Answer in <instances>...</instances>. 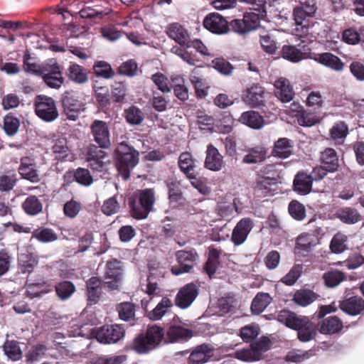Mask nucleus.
Returning <instances> with one entry per match:
<instances>
[{
  "mask_svg": "<svg viewBox=\"0 0 364 364\" xmlns=\"http://www.w3.org/2000/svg\"><path fill=\"white\" fill-rule=\"evenodd\" d=\"M267 151L262 146H257L248 150L242 159V163L253 164L261 163L267 158Z\"/></svg>",
  "mask_w": 364,
  "mask_h": 364,
  "instance_id": "obj_38",
  "label": "nucleus"
},
{
  "mask_svg": "<svg viewBox=\"0 0 364 364\" xmlns=\"http://www.w3.org/2000/svg\"><path fill=\"white\" fill-rule=\"evenodd\" d=\"M206 29L216 34H223L228 31V23L221 15L217 13L208 14L203 21Z\"/></svg>",
  "mask_w": 364,
  "mask_h": 364,
  "instance_id": "obj_18",
  "label": "nucleus"
},
{
  "mask_svg": "<svg viewBox=\"0 0 364 364\" xmlns=\"http://www.w3.org/2000/svg\"><path fill=\"white\" fill-rule=\"evenodd\" d=\"M94 141L98 144L90 145L86 149V159L90 167L96 171H102L106 164L107 153L102 149L110 146L109 129L107 122L95 119L90 126Z\"/></svg>",
  "mask_w": 364,
  "mask_h": 364,
  "instance_id": "obj_1",
  "label": "nucleus"
},
{
  "mask_svg": "<svg viewBox=\"0 0 364 364\" xmlns=\"http://www.w3.org/2000/svg\"><path fill=\"white\" fill-rule=\"evenodd\" d=\"M347 241V237L342 234H336L332 238L330 243L331 250L333 253H341L346 247V242Z\"/></svg>",
  "mask_w": 364,
  "mask_h": 364,
  "instance_id": "obj_61",
  "label": "nucleus"
},
{
  "mask_svg": "<svg viewBox=\"0 0 364 364\" xmlns=\"http://www.w3.org/2000/svg\"><path fill=\"white\" fill-rule=\"evenodd\" d=\"M277 320L290 329L297 331V338L302 343L314 340L317 336L318 326L309 317L298 316L287 309L278 312Z\"/></svg>",
  "mask_w": 364,
  "mask_h": 364,
  "instance_id": "obj_2",
  "label": "nucleus"
},
{
  "mask_svg": "<svg viewBox=\"0 0 364 364\" xmlns=\"http://www.w3.org/2000/svg\"><path fill=\"white\" fill-rule=\"evenodd\" d=\"M314 59L322 65L329 68H342L343 66L341 60L331 53L317 54Z\"/></svg>",
  "mask_w": 364,
  "mask_h": 364,
  "instance_id": "obj_44",
  "label": "nucleus"
},
{
  "mask_svg": "<svg viewBox=\"0 0 364 364\" xmlns=\"http://www.w3.org/2000/svg\"><path fill=\"white\" fill-rule=\"evenodd\" d=\"M54 289L57 297L63 301L70 299L76 291L75 284L69 280L56 282Z\"/></svg>",
  "mask_w": 364,
  "mask_h": 364,
  "instance_id": "obj_30",
  "label": "nucleus"
},
{
  "mask_svg": "<svg viewBox=\"0 0 364 364\" xmlns=\"http://www.w3.org/2000/svg\"><path fill=\"white\" fill-rule=\"evenodd\" d=\"M318 331L324 335H333L341 332L344 328L342 321L336 316H328L318 324Z\"/></svg>",
  "mask_w": 364,
  "mask_h": 364,
  "instance_id": "obj_22",
  "label": "nucleus"
},
{
  "mask_svg": "<svg viewBox=\"0 0 364 364\" xmlns=\"http://www.w3.org/2000/svg\"><path fill=\"white\" fill-rule=\"evenodd\" d=\"M277 181L275 178L259 176L255 181V191L258 196H274L277 193Z\"/></svg>",
  "mask_w": 364,
  "mask_h": 364,
  "instance_id": "obj_16",
  "label": "nucleus"
},
{
  "mask_svg": "<svg viewBox=\"0 0 364 364\" xmlns=\"http://www.w3.org/2000/svg\"><path fill=\"white\" fill-rule=\"evenodd\" d=\"M168 188V200L171 204H181L184 200V197L181 191V184L180 181L175 179H169L166 181Z\"/></svg>",
  "mask_w": 364,
  "mask_h": 364,
  "instance_id": "obj_33",
  "label": "nucleus"
},
{
  "mask_svg": "<svg viewBox=\"0 0 364 364\" xmlns=\"http://www.w3.org/2000/svg\"><path fill=\"white\" fill-rule=\"evenodd\" d=\"M28 73L43 75L45 83L51 88L58 89L63 84L64 78L60 70H25Z\"/></svg>",
  "mask_w": 364,
  "mask_h": 364,
  "instance_id": "obj_19",
  "label": "nucleus"
},
{
  "mask_svg": "<svg viewBox=\"0 0 364 364\" xmlns=\"http://www.w3.org/2000/svg\"><path fill=\"white\" fill-rule=\"evenodd\" d=\"M288 210L291 216L297 220H301L306 216L304 206L297 200H291L289 203Z\"/></svg>",
  "mask_w": 364,
  "mask_h": 364,
  "instance_id": "obj_59",
  "label": "nucleus"
},
{
  "mask_svg": "<svg viewBox=\"0 0 364 364\" xmlns=\"http://www.w3.org/2000/svg\"><path fill=\"white\" fill-rule=\"evenodd\" d=\"M211 66L213 68H235L246 66H248V68H252V63L235 58L232 59V62H229L223 57H218L212 60Z\"/></svg>",
  "mask_w": 364,
  "mask_h": 364,
  "instance_id": "obj_37",
  "label": "nucleus"
},
{
  "mask_svg": "<svg viewBox=\"0 0 364 364\" xmlns=\"http://www.w3.org/2000/svg\"><path fill=\"white\" fill-rule=\"evenodd\" d=\"M156 201V192L148 188L138 191L136 194L129 198L128 205L131 215L137 220L147 218L153 210Z\"/></svg>",
  "mask_w": 364,
  "mask_h": 364,
  "instance_id": "obj_3",
  "label": "nucleus"
},
{
  "mask_svg": "<svg viewBox=\"0 0 364 364\" xmlns=\"http://www.w3.org/2000/svg\"><path fill=\"white\" fill-rule=\"evenodd\" d=\"M297 111L296 117L299 125L303 127H311L318 122L314 114L304 110L302 107Z\"/></svg>",
  "mask_w": 364,
  "mask_h": 364,
  "instance_id": "obj_53",
  "label": "nucleus"
},
{
  "mask_svg": "<svg viewBox=\"0 0 364 364\" xmlns=\"http://www.w3.org/2000/svg\"><path fill=\"white\" fill-rule=\"evenodd\" d=\"M18 181L15 173L5 174L0 176V191L9 192L11 191Z\"/></svg>",
  "mask_w": 364,
  "mask_h": 364,
  "instance_id": "obj_62",
  "label": "nucleus"
},
{
  "mask_svg": "<svg viewBox=\"0 0 364 364\" xmlns=\"http://www.w3.org/2000/svg\"><path fill=\"white\" fill-rule=\"evenodd\" d=\"M124 117L127 121L131 124H139L144 120V114L141 110L136 106H131L124 110Z\"/></svg>",
  "mask_w": 364,
  "mask_h": 364,
  "instance_id": "obj_55",
  "label": "nucleus"
},
{
  "mask_svg": "<svg viewBox=\"0 0 364 364\" xmlns=\"http://www.w3.org/2000/svg\"><path fill=\"white\" fill-rule=\"evenodd\" d=\"M275 95L282 102H289L293 100L294 92L289 81L285 78H280L275 81Z\"/></svg>",
  "mask_w": 364,
  "mask_h": 364,
  "instance_id": "obj_27",
  "label": "nucleus"
},
{
  "mask_svg": "<svg viewBox=\"0 0 364 364\" xmlns=\"http://www.w3.org/2000/svg\"><path fill=\"white\" fill-rule=\"evenodd\" d=\"M125 334L122 325H104L95 330V338L101 343H115L121 340Z\"/></svg>",
  "mask_w": 364,
  "mask_h": 364,
  "instance_id": "obj_10",
  "label": "nucleus"
},
{
  "mask_svg": "<svg viewBox=\"0 0 364 364\" xmlns=\"http://www.w3.org/2000/svg\"><path fill=\"white\" fill-rule=\"evenodd\" d=\"M18 173L23 178L31 182L36 183L40 181L39 175L36 168V164L33 163V160L28 157L21 159Z\"/></svg>",
  "mask_w": 364,
  "mask_h": 364,
  "instance_id": "obj_26",
  "label": "nucleus"
},
{
  "mask_svg": "<svg viewBox=\"0 0 364 364\" xmlns=\"http://www.w3.org/2000/svg\"><path fill=\"white\" fill-rule=\"evenodd\" d=\"M271 341L267 336H262L257 341L252 342L250 348L235 352V358L245 362L257 361L263 358V353L270 348Z\"/></svg>",
  "mask_w": 364,
  "mask_h": 364,
  "instance_id": "obj_6",
  "label": "nucleus"
},
{
  "mask_svg": "<svg viewBox=\"0 0 364 364\" xmlns=\"http://www.w3.org/2000/svg\"><path fill=\"white\" fill-rule=\"evenodd\" d=\"M33 237L42 243H48L55 241L58 235L50 228H39L33 231Z\"/></svg>",
  "mask_w": 364,
  "mask_h": 364,
  "instance_id": "obj_49",
  "label": "nucleus"
},
{
  "mask_svg": "<svg viewBox=\"0 0 364 364\" xmlns=\"http://www.w3.org/2000/svg\"><path fill=\"white\" fill-rule=\"evenodd\" d=\"M20 343L15 340L6 341L3 346L4 353L14 361L19 360L22 358V351Z\"/></svg>",
  "mask_w": 364,
  "mask_h": 364,
  "instance_id": "obj_47",
  "label": "nucleus"
},
{
  "mask_svg": "<svg viewBox=\"0 0 364 364\" xmlns=\"http://www.w3.org/2000/svg\"><path fill=\"white\" fill-rule=\"evenodd\" d=\"M95 97L101 107H107L110 105L109 92L107 87H99L95 90Z\"/></svg>",
  "mask_w": 364,
  "mask_h": 364,
  "instance_id": "obj_63",
  "label": "nucleus"
},
{
  "mask_svg": "<svg viewBox=\"0 0 364 364\" xmlns=\"http://www.w3.org/2000/svg\"><path fill=\"white\" fill-rule=\"evenodd\" d=\"M198 295V289L193 283H189L181 287L175 298L176 305L182 309L189 307Z\"/></svg>",
  "mask_w": 364,
  "mask_h": 364,
  "instance_id": "obj_14",
  "label": "nucleus"
},
{
  "mask_svg": "<svg viewBox=\"0 0 364 364\" xmlns=\"http://www.w3.org/2000/svg\"><path fill=\"white\" fill-rule=\"evenodd\" d=\"M313 180L309 174L304 171L298 172L293 181V189L299 195L305 196L312 190Z\"/></svg>",
  "mask_w": 364,
  "mask_h": 364,
  "instance_id": "obj_25",
  "label": "nucleus"
},
{
  "mask_svg": "<svg viewBox=\"0 0 364 364\" xmlns=\"http://www.w3.org/2000/svg\"><path fill=\"white\" fill-rule=\"evenodd\" d=\"M34 106L36 115L46 122H53L58 117L55 102L50 97L38 95Z\"/></svg>",
  "mask_w": 364,
  "mask_h": 364,
  "instance_id": "obj_8",
  "label": "nucleus"
},
{
  "mask_svg": "<svg viewBox=\"0 0 364 364\" xmlns=\"http://www.w3.org/2000/svg\"><path fill=\"white\" fill-rule=\"evenodd\" d=\"M22 208L27 215L34 216L42 212L43 204L36 196L31 195L22 203Z\"/></svg>",
  "mask_w": 364,
  "mask_h": 364,
  "instance_id": "obj_43",
  "label": "nucleus"
},
{
  "mask_svg": "<svg viewBox=\"0 0 364 364\" xmlns=\"http://www.w3.org/2000/svg\"><path fill=\"white\" fill-rule=\"evenodd\" d=\"M338 218L346 224H355L361 220L362 216L357 209L352 207H345L337 212Z\"/></svg>",
  "mask_w": 364,
  "mask_h": 364,
  "instance_id": "obj_41",
  "label": "nucleus"
},
{
  "mask_svg": "<svg viewBox=\"0 0 364 364\" xmlns=\"http://www.w3.org/2000/svg\"><path fill=\"white\" fill-rule=\"evenodd\" d=\"M318 296L312 290L304 289L297 290L294 293L292 300L299 306H306L316 301Z\"/></svg>",
  "mask_w": 364,
  "mask_h": 364,
  "instance_id": "obj_42",
  "label": "nucleus"
},
{
  "mask_svg": "<svg viewBox=\"0 0 364 364\" xmlns=\"http://www.w3.org/2000/svg\"><path fill=\"white\" fill-rule=\"evenodd\" d=\"M177 264L173 265L171 272L173 275L178 276L190 272L197 259L198 255L194 248L178 250L175 253Z\"/></svg>",
  "mask_w": 364,
  "mask_h": 364,
  "instance_id": "obj_7",
  "label": "nucleus"
},
{
  "mask_svg": "<svg viewBox=\"0 0 364 364\" xmlns=\"http://www.w3.org/2000/svg\"><path fill=\"white\" fill-rule=\"evenodd\" d=\"M167 339L170 343H182L193 336V331L180 325H171L166 332Z\"/></svg>",
  "mask_w": 364,
  "mask_h": 364,
  "instance_id": "obj_24",
  "label": "nucleus"
},
{
  "mask_svg": "<svg viewBox=\"0 0 364 364\" xmlns=\"http://www.w3.org/2000/svg\"><path fill=\"white\" fill-rule=\"evenodd\" d=\"M119 318L124 321H134L135 320V305L133 303L124 301L116 306Z\"/></svg>",
  "mask_w": 364,
  "mask_h": 364,
  "instance_id": "obj_45",
  "label": "nucleus"
},
{
  "mask_svg": "<svg viewBox=\"0 0 364 364\" xmlns=\"http://www.w3.org/2000/svg\"><path fill=\"white\" fill-rule=\"evenodd\" d=\"M86 295L90 305L97 304L102 294L104 280L98 277H92L85 282Z\"/></svg>",
  "mask_w": 364,
  "mask_h": 364,
  "instance_id": "obj_17",
  "label": "nucleus"
},
{
  "mask_svg": "<svg viewBox=\"0 0 364 364\" xmlns=\"http://www.w3.org/2000/svg\"><path fill=\"white\" fill-rule=\"evenodd\" d=\"M325 284L328 287H335L346 280V274L338 270H331L325 272L323 276Z\"/></svg>",
  "mask_w": 364,
  "mask_h": 364,
  "instance_id": "obj_50",
  "label": "nucleus"
},
{
  "mask_svg": "<svg viewBox=\"0 0 364 364\" xmlns=\"http://www.w3.org/2000/svg\"><path fill=\"white\" fill-rule=\"evenodd\" d=\"M339 308L350 316H357L364 313V299L359 296H353L339 303Z\"/></svg>",
  "mask_w": 364,
  "mask_h": 364,
  "instance_id": "obj_20",
  "label": "nucleus"
},
{
  "mask_svg": "<svg viewBox=\"0 0 364 364\" xmlns=\"http://www.w3.org/2000/svg\"><path fill=\"white\" fill-rule=\"evenodd\" d=\"M75 180L82 186H89L93 182L90 171L83 168H78L74 173Z\"/></svg>",
  "mask_w": 364,
  "mask_h": 364,
  "instance_id": "obj_60",
  "label": "nucleus"
},
{
  "mask_svg": "<svg viewBox=\"0 0 364 364\" xmlns=\"http://www.w3.org/2000/svg\"><path fill=\"white\" fill-rule=\"evenodd\" d=\"M264 95V88L257 83L243 91L242 100L250 107H260L265 105Z\"/></svg>",
  "mask_w": 364,
  "mask_h": 364,
  "instance_id": "obj_13",
  "label": "nucleus"
},
{
  "mask_svg": "<svg viewBox=\"0 0 364 364\" xmlns=\"http://www.w3.org/2000/svg\"><path fill=\"white\" fill-rule=\"evenodd\" d=\"M118 195H114L104 202L102 206V212L105 215H112L119 212L120 209V204L118 200Z\"/></svg>",
  "mask_w": 364,
  "mask_h": 364,
  "instance_id": "obj_56",
  "label": "nucleus"
},
{
  "mask_svg": "<svg viewBox=\"0 0 364 364\" xmlns=\"http://www.w3.org/2000/svg\"><path fill=\"white\" fill-rule=\"evenodd\" d=\"M37 257L30 252L21 253L18 259V268L22 274H31L37 266Z\"/></svg>",
  "mask_w": 364,
  "mask_h": 364,
  "instance_id": "obj_36",
  "label": "nucleus"
},
{
  "mask_svg": "<svg viewBox=\"0 0 364 364\" xmlns=\"http://www.w3.org/2000/svg\"><path fill=\"white\" fill-rule=\"evenodd\" d=\"M187 177L190 180L191 185L200 193L206 195L210 193V188L207 186L206 182L202 178L198 176L197 173L193 171L192 173H190Z\"/></svg>",
  "mask_w": 364,
  "mask_h": 364,
  "instance_id": "obj_57",
  "label": "nucleus"
},
{
  "mask_svg": "<svg viewBox=\"0 0 364 364\" xmlns=\"http://www.w3.org/2000/svg\"><path fill=\"white\" fill-rule=\"evenodd\" d=\"M172 306L171 300L164 296L154 309L147 312V317L151 321L160 320L171 311Z\"/></svg>",
  "mask_w": 364,
  "mask_h": 364,
  "instance_id": "obj_34",
  "label": "nucleus"
},
{
  "mask_svg": "<svg viewBox=\"0 0 364 364\" xmlns=\"http://www.w3.org/2000/svg\"><path fill=\"white\" fill-rule=\"evenodd\" d=\"M315 245L314 236L308 233H302L296 239L295 252L296 254L309 253Z\"/></svg>",
  "mask_w": 364,
  "mask_h": 364,
  "instance_id": "obj_40",
  "label": "nucleus"
},
{
  "mask_svg": "<svg viewBox=\"0 0 364 364\" xmlns=\"http://www.w3.org/2000/svg\"><path fill=\"white\" fill-rule=\"evenodd\" d=\"M348 134V127L344 122L336 123L330 129L331 137L333 140L343 139Z\"/></svg>",
  "mask_w": 364,
  "mask_h": 364,
  "instance_id": "obj_58",
  "label": "nucleus"
},
{
  "mask_svg": "<svg viewBox=\"0 0 364 364\" xmlns=\"http://www.w3.org/2000/svg\"><path fill=\"white\" fill-rule=\"evenodd\" d=\"M282 54L284 59L293 63H298L306 58L305 53L294 46H284Z\"/></svg>",
  "mask_w": 364,
  "mask_h": 364,
  "instance_id": "obj_48",
  "label": "nucleus"
},
{
  "mask_svg": "<svg viewBox=\"0 0 364 364\" xmlns=\"http://www.w3.org/2000/svg\"><path fill=\"white\" fill-rule=\"evenodd\" d=\"M272 298L268 293L259 292L253 299L251 304V311L253 314L259 315L272 302Z\"/></svg>",
  "mask_w": 364,
  "mask_h": 364,
  "instance_id": "obj_39",
  "label": "nucleus"
},
{
  "mask_svg": "<svg viewBox=\"0 0 364 364\" xmlns=\"http://www.w3.org/2000/svg\"><path fill=\"white\" fill-rule=\"evenodd\" d=\"M114 154L117 170L123 178L127 180L130 177L131 170L139 161V152L127 142L122 141L117 145Z\"/></svg>",
  "mask_w": 364,
  "mask_h": 364,
  "instance_id": "obj_4",
  "label": "nucleus"
},
{
  "mask_svg": "<svg viewBox=\"0 0 364 364\" xmlns=\"http://www.w3.org/2000/svg\"><path fill=\"white\" fill-rule=\"evenodd\" d=\"M112 12L109 7L102 9L99 6L95 7L87 6L81 9L79 12L80 16L83 18H90L95 23H98L105 16L109 15Z\"/></svg>",
  "mask_w": 364,
  "mask_h": 364,
  "instance_id": "obj_31",
  "label": "nucleus"
},
{
  "mask_svg": "<svg viewBox=\"0 0 364 364\" xmlns=\"http://www.w3.org/2000/svg\"><path fill=\"white\" fill-rule=\"evenodd\" d=\"M239 121L242 124L255 129H259L264 124V117L259 112L253 110L242 113Z\"/></svg>",
  "mask_w": 364,
  "mask_h": 364,
  "instance_id": "obj_29",
  "label": "nucleus"
},
{
  "mask_svg": "<svg viewBox=\"0 0 364 364\" xmlns=\"http://www.w3.org/2000/svg\"><path fill=\"white\" fill-rule=\"evenodd\" d=\"M178 166L181 171L186 176L192 173L191 171H193L194 168V161L192 155L189 152L181 153L178 159Z\"/></svg>",
  "mask_w": 364,
  "mask_h": 364,
  "instance_id": "obj_54",
  "label": "nucleus"
},
{
  "mask_svg": "<svg viewBox=\"0 0 364 364\" xmlns=\"http://www.w3.org/2000/svg\"><path fill=\"white\" fill-rule=\"evenodd\" d=\"M164 337V330L157 326H149L144 333L139 334L132 343V348L136 353L143 354L155 349Z\"/></svg>",
  "mask_w": 364,
  "mask_h": 364,
  "instance_id": "obj_5",
  "label": "nucleus"
},
{
  "mask_svg": "<svg viewBox=\"0 0 364 364\" xmlns=\"http://www.w3.org/2000/svg\"><path fill=\"white\" fill-rule=\"evenodd\" d=\"M20 127V119L10 112L4 117L3 129L7 136H13L17 134Z\"/></svg>",
  "mask_w": 364,
  "mask_h": 364,
  "instance_id": "obj_46",
  "label": "nucleus"
},
{
  "mask_svg": "<svg viewBox=\"0 0 364 364\" xmlns=\"http://www.w3.org/2000/svg\"><path fill=\"white\" fill-rule=\"evenodd\" d=\"M320 161L324 167L328 168L330 172L337 171L339 166L337 153L332 148H326L321 153Z\"/></svg>",
  "mask_w": 364,
  "mask_h": 364,
  "instance_id": "obj_35",
  "label": "nucleus"
},
{
  "mask_svg": "<svg viewBox=\"0 0 364 364\" xmlns=\"http://www.w3.org/2000/svg\"><path fill=\"white\" fill-rule=\"evenodd\" d=\"M259 327L254 325H247L240 330V337L245 342L252 341L259 335Z\"/></svg>",
  "mask_w": 364,
  "mask_h": 364,
  "instance_id": "obj_64",
  "label": "nucleus"
},
{
  "mask_svg": "<svg viewBox=\"0 0 364 364\" xmlns=\"http://www.w3.org/2000/svg\"><path fill=\"white\" fill-rule=\"evenodd\" d=\"M63 112L69 119L75 120L80 111L84 109V104L79 100L74 91H66L61 99Z\"/></svg>",
  "mask_w": 364,
  "mask_h": 364,
  "instance_id": "obj_11",
  "label": "nucleus"
},
{
  "mask_svg": "<svg viewBox=\"0 0 364 364\" xmlns=\"http://www.w3.org/2000/svg\"><path fill=\"white\" fill-rule=\"evenodd\" d=\"M47 350L46 346L43 344L33 346L26 354L27 363H33L39 361L46 355Z\"/></svg>",
  "mask_w": 364,
  "mask_h": 364,
  "instance_id": "obj_52",
  "label": "nucleus"
},
{
  "mask_svg": "<svg viewBox=\"0 0 364 364\" xmlns=\"http://www.w3.org/2000/svg\"><path fill=\"white\" fill-rule=\"evenodd\" d=\"M302 272L303 265L301 264H294L289 272L281 279L280 282L287 286H292L301 277Z\"/></svg>",
  "mask_w": 364,
  "mask_h": 364,
  "instance_id": "obj_51",
  "label": "nucleus"
},
{
  "mask_svg": "<svg viewBox=\"0 0 364 364\" xmlns=\"http://www.w3.org/2000/svg\"><path fill=\"white\" fill-rule=\"evenodd\" d=\"M124 269L121 261L112 259L107 262L104 275L105 287L109 290L118 289L122 280Z\"/></svg>",
  "mask_w": 364,
  "mask_h": 364,
  "instance_id": "obj_9",
  "label": "nucleus"
},
{
  "mask_svg": "<svg viewBox=\"0 0 364 364\" xmlns=\"http://www.w3.org/2000/svg\"><path fill=\"white\" fill-rule=\"evenodd\" d=\"M167 35L181 45H188L190 42L187 31L179 23H173L168 26Z\"/></svg>",
  "mask_w": 364,
  "mask_h": 364,
  "instance_id": "obj_28",
  "label": "nucleus"
},
{
  "mask_svg": "<svg viewBox=\"0 0 364 364\" xmlns=\"http://www.w3.org/2000/svg\"><path fill=\"white\" fill-rule=\"evenodd\" d=\"M213 348L208 344L203 343L197 346L191 353L188 364H204L213 356Z\"/></svg>",
  "mask_w": 364,
  "mask_h": 364,
  "instance_id": "obj_21",
  "label": "nucleus"
},
{
  "mask_svg": "<svg viewBox=\"0 0 364 364\" xmlns=\"http://www.w3.org/2000/svg\"><path fill=\"white\" fill-rule=\"evenodd\" d=\"M293 141L288 138H279L274 142L272 155L280 159H287L292 154Z\"/></svg>",
  "mask_w": 364,
  "mask_h": 364,
  "instance_id": "obj_32",
  "label": "nucleus"
},
{
  "mask_svg": "<svg viewBox=\"0 0 364 364\" xmlns=\"http://www.w3.org/2000/svg\"><path fill=\"white\" fill-rule=\"evenodd\" d=\"M204 166L207 169L213 171H219L224 166L223 156L212 144H209L207 147Z\"/></svg>",
  "mask_w": 364,
  "mask_h": 364,
  "instance_id": "obj_23",
  "label": "nucleus"
},
{
  "mask_svg": "<svg viewBox=\"0 0 364 364\" xmlns=\"http://www.w3.org/2000/svg\"><path fill=\"white\" fill-rule=\"evenodd\" d=\"M253 227V221L250 218H242L239 220L235 226L231 235L230 240L234 245L239 246L243 244Z\"/></svg>",
  "mask_w": 364,
  "mask_h": 364,
  "instance_id": "obj_15",
  "label": "nucleus"
},
{
  "mask_svg": "<svg viewBox=\"0 0 364 364\" xmlns=\"http://www.w3.org/2000/svg\"><path fill=\"white\" fill-rule=\"evenodd\" d=\"M260 18L255 12H247L242 19H235L230 22L234 32L243 35L257 29L259 26Z\"/></svg>",
  "mask_w": 364,
  "mask_h": 364,
  "instance_id": "obj_12",
  "label": "nucleus"
}]
</instances>
